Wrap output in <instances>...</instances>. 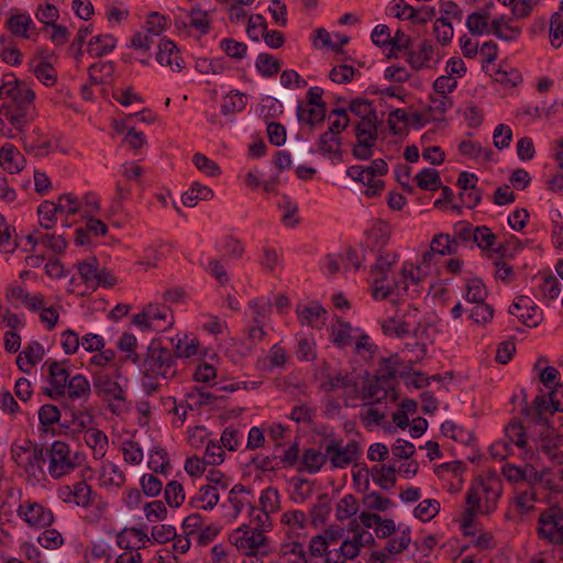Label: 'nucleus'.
Returning a JSON list of instances; mask_svg holds the SVG:
<instances>
[{
  "mask_svg": "<svg viewBox=\"0 0 563 563\" xmlns=\"http://www.w3.org/2000/svg\"><path fill=\"white\" fill-rule=\"evenodd\" d=\"M245 107H246L245 95L236 90L234 93L231 92L230 95H228L224 98V100L221 104V113L223 115H228V114L241 112L242 110L245 109Z\"/></svg>",
  "mask_w": 563,
  "mask_h": 563,
  "instance_id": "45",
  "label": "nucleus"
},
{
  "mask_svg": "<svg viewBox=\"0 0 563 563\" xmlns=\"http://www.w3.org/2000/svg\"><path fill=\"white\" fill-rule=\"evenodd\" d=\"M164 497L166 504L172 508L180 507L185 501V490L183 485L177 481H170L167 483Z\"/></svg>",
  "mask_w": 563,
  "mask_h": 563,
  "instance_id": "41",
  "label": "nucleus"
},
{
  "mask_svg": "<svg viewBox=\"0 0 563 563\" xmlns=\"http://www.w3.org/2000/svg\"><path fill=\"white\" fill-rule=\"evenodd\" d=\"M365 236L364 250H369L374 253L382 252L391 236L390 224L383 219H375L371 228L365 231Z\"/></svg>",
  "mask_w": 563,
  "mask_h": 563,
  "instance_id": "8",
  "label": "nucleus"
},
{
  "mask_svg": "<svg viewBox=\"0 0 563 563\" xmlns=\"http://www.w3.org/2000/svg\"><path fill=\"white\" fill-rule=\"evenodd\" d=\"M363 537V533H357V536H354L352 540L343 541L340 547V551L336 554L338 559L342 555L344 556L343 561H353L358 555L361 548L364 547Z\"/></svg>",
  "mask_w": 563,
  "mask_h": 563,
  "instance_id": "47",
  "label": "nucleus"
},
{
  "mask_svg": "<svg viewBox=\"0 0 563 563\" xmlns=\"http://www.w3.org/2000/svg\"><path fill=\"white\" fill-rule=\"evenodd\" d=\"M91 393L90 383L82 374H77L70 378L66 387V394L69 399L75 400L87 397Z\"/></svg>",
  "mask_w": 563,
  "mask_h": 563,
  "instance_id": "26",
  "label": "nucleus"
},
{
  "mask_svg": "<svg viewBox=\"0 0 563 563\" xmlns=\"http://www.w3.org/2000/svg\"><path fill=\"white\" fill-rule=\"evenodd\" d=\"M416 185L422 190H438L442 183L440 174L434 168H423L413 178Z\"/></svg>",
  "mask_w": 563,
  "mask_h": 563,
  "instance_id": "27",
  "label": "nucleus"
},
{
  "mask_svg": "<svg viewBox=\"0 0 563 563\" xmlns=\"http://www.w3.org/2000/svg\"><path fill=\"white\" fill-rule=\"evenodd\" d=\"M356 143L352 148V155L356 159L367 161L374 154V146L378 139V126L369 120L360 119L354 125Z\"/></svg>",
  "mask_w": 563,
  "mask_h": 563,
  "instance_id": "6",
  "label": "nucleus"
},
{
  "mask_svg": "<svg viewBox=\"0 0 563 563\" xmlns=\"http://www.w3.org/2000/svg\"><path fill=\"white\" fill-rule=\"evenodd\" d=\"M117 46V38L111 34L97 35L88 42L87 52L91 57H102L111 53Z\"/></svg>",
  "mask_w": 563,
  "mask_h": 563,
  "instance_id": "18",
  "label": "nucleus"
},
{
  "mask_svg": "<svg viewBox=\"0 0 563 563\" xmlns=\"http://www.w3.org/2000/svg\"><path fill=\"white\" fill-rule=\"evenodd\" d=\"M220 48L227 56L233 59H242L247 53V45L243 42L235 41L234 38H223L220 42Z\"/></svg>",
  "mask_w": 563,
  "mask_h": 563,
  "instance_id": "54",
  "label": "nucleus"
},
{
  "mask_svg": "<svg viewBox=\"0 0 563 563\" xmlns=\"http://www.w3.org/2000/svg\"><path fill=\"white\" fill-rule=\"evenodd\" d=\"M358 506L356 498L347 494L336 505L335 517L339 521H343L352 516L356 515Z\"/></svg>",
  "mask_w": 563,
  "mask_h": 563,
  "instance_id": "50",
  "label": "nucleus"
},
{
  "mask_svg": "<svg viewBox=\"0 0 563 563\" xmlns=\"http://www.w3.org/2000/svg\"><path fill=\"white\" fill-rule=\"evenodd\" d=\"M340 144H341V137L336 136L333 133H330V131L328 130L327 132H324L320 135L319 151L323 155H328V154L341 155L342 151L339 148Z\"/></svg>",
  "mask_w": 563,
  "mask_h": 563,
  "instance_id": "56",
  "label": "nucleus"
},
{
  "mask_svg": "<svg viewBox=\"0 0 563 563\" xmlns=\"http://www.w3.org/2000/svg\"><path fill=\"white\" fill-rule=\"evenodd\" d=\"M331 497L328 493L320 494L317 498V504L312 506L311 525L318 528L325 523L331 514Z\"/></svg>",
  "mask_w": 563,
  "mask_h": 563,
  "instance_id": "19",
  "label": "nucleus"
},
{
  "mask_svg": "<svg viewBox=\"0 0 563 563\" xmlns=\"http://www.w3.org/2000/svg\"><path fill=\"white\" fill-rule=\"evenodd\" d=\"M541 451L550 456L556 448L563 444V438L558 432H540Z\"/></svg>",
  "mask_w": 563,
  "mask_h": 563,
  "instance_id": "62",
  "label": "nucleus"
},
{
  "mask_svg": "<svg viewBox=\"0 0 563 563\" xmlns=\"http://www.w3.org/2000/svg\"><path fill=\"white\" fill-rule=\"evenodd\" d=\"M156 60L162 66H169L174 71H181L185 68V60L179 48L174 41L168 38L162 40L158 44Z\"/></svg>",
  "mask_w": 563,
  "mask_h": 563,
  "instance_id": "11",
  "label": "nucleus"
},
{
  "mask_svg": "<svg viewBox=\"0 0 563 563\" xmlns=\"http://www.w3.org/2000/svg\"><path fill=\"white\" fill-rule=\"evenodd\" d=\"M188 398H197L196 402H188V409H200L206 405H213L218 399H222L223 397L217 396L203 387L194 386L192 390L187 393Z\"/></svg>",
  "mask_w": 563,
  "mask_h": 563,
  "instance_id": "38",
  "label": "nucleus"
},
{
  "mask_svg": "<svg viewBox=\"0 0 563 563\" xmlns=\"http://www.w3.org/2000/svg\"><path fill=\"white\" fill-rule=\"evenodd\" d=\"M465 289V299L473 303H481L485 301L488 296V291L483 279L478 277L470 279L466 283Z\"/></svg>",
  "mask_w": 563,
  "mask_h": 563,
  "instance_id": "35",
  "label": "nucleus"
},
{
  "mask_svg": "<svg viewBox=\"0 0 563 563\" xmlns=\"http://www.w3.org/2000/svg\"><path fill=\"white\" fill-rule=\"evenodd\" d=\"M490 12L488 10L475 11L468 14L466 19V27L472 35L492 34L489 32L490 24L488 20Z\"/></svg>",
  "mask_w": 563,
  "mask_h": 563,
  "instance_id": "20",
  "label": "nucleus"
},
{
  "mask_svg": "<svg viewBox=\"0 0 563 563\" xmlns=\"http://www.w3.org/2000/svg\"><path fill=\"white\" fill-rule=\"evenodd\" d=\"M56 203H60L62 209H58V214L65 213L66 217L74 216L80 211V200L78 197H76L73 194H63L58 197V200ZM65 228L70 227V223L68 222V218H66Z\"/></svg>",
  "mask_w": 563,
  "mask_h": 563,
  "instance_id": "39",
  "label": "nucleus"
},
{
  "mask_svg": "<svg viewBox=\"0 0 563 563\" xmlns=\"http://www.w3.org/2000/svg\"><path fill=\"white\" fill-rule=\"evenodd\" d=\"M338 328L332 329V342L340 349H344L352 344L351 335L352 327L350 322L344 321L341 317H336Z\"/></svg>",
  "mask_w": 563,
  "mask_h": 563,
  "instance_id": "31",
  "label": "nucleus"
},
{
  "mask_svg": "<svg viewBox=\"0 0 563 563\" xmlns=\"http://www.w3.org/2000/svg\"><path fill=\"white\" fill-rule=\"evenodd\" d=\"M192 164L201 173L209 177H216L221 174L220 166L212 159L208 158L205 154L196 153L192 156Z\"/></svg>",
  "mask_w": 563,
  "mask_h": 563,
  "instance_id": "53",
  "label": "nucleus"
},
{
  "mask_svg": "<svg viewBox=\"0 0 563 563\" xmlns=\"http://www.w3.org/2000/svg\"><path fill=\"white\" fill-rule=\"evenodd\" d=\"M58 209H62L60 203H55L49 200H44L37 207V214L40 227L45 230L53 229L57 221Z\"/></svg>",
  "mask_w": 563,
  "mask_h": 563,
  "instance_id": "23",
  "label": "nucleus"
},
{
  "mask_svg": "<svg viewBox=\"0 0 563 563\" xmlns=\"http://www.w3.org/2000/svg\"><path fill=\"white\" fill-rule=\"evenodd\" d=\"M69 362V358H66L62 362L48 358L45 362V365L48 366V382L51 386L56 387L57 390L64 391L65 394L66 387L71 377L68 369L64 365L68 364Z\"/></svg>",
  "mask_w": 563,
  "mask_h": 563,
  "instance_id": "14",
  "label": "nucleus"
},
{
  "mask_svg": "<svg viewBox=\"0 0 563 563\" xmlns=\"http://www.w3.org/2000/svg\"><path fill=\"white\" fill-rule=\"evenodd\" d=\"M229 541L239 551H242L246 556H253L257 554L261 547H264L267 542V538L264 534L257 536L253 533L251 536H240L238 533H231Z\"/></svg>",
  "mask_w": 563,
  "mask_h": 563,
  "instance_id": "13",
  "label": "nucleus"
},
{
  "mask_svg": "<svg viewBox=\"0 0 563 563\" xmlns=\"http://www.w3.org/2000/svg\"><path fill=\"white\" fill-rule=\"evenodd\" d=\"M473 242L482 250H492L496 235L486 225L476 227Z\"/></svg>",
  "mask_w": 563,
  "mask_h": 563,
  "instance_id": "59",
  "label": "nucleus"
},
{
  "mask_svg": "<svg viewBox=\"0 0 563 563\" xmlns=\"http://www.w3.org/2000/svg\"><path fill=\"white\" fill-rule=\"evenodd\" d=\"M139 365L147 372L161 375L164 379H172L178 374L174 352L159 338L151 340Z\"/></svg>",
  "mask_w": 563,
  "mask_h": 563,
  "instance_id": "2",
  "label": "nucleus"
},
{
  "mask_svg": "<svg viewBox=\"0 0 563 563\" xmlns=\"http://www.w3.org/2000/svg\"><path fill=\"white\" fill-rule=\"evenodd\" d=\"M537 534L551 544L563 545V509L560 506H550L541 511Z\"/></svg>",
  "mask_w": 563,
  "mask_h": 563,
  "instance_id": "5",
  "label": "nucleus"
},
{
  "mask_svg": "<svg viewBox=\"0 0 563 563\" xmlns=\"http://www.w3.org/2000/svg\"><path fill=\"white\" fill-rule=\"evenodd\" d=\"M7 98L9 102L1 104V113H4V119L18 133L22 134L36 118L35 91L27 81L21 80L19 87L8 89Z\"/></svg>",
  "mask_w": 563,
  "mask_h": 563,
  "instance_id": "1",
  "label": "nucleus"
},
{
  "mask_svg": "<svg viewBox=\"0 0 563 563\" xmlns=\"http://www.w3.org/2000/svg\"><path fill=\"white\" fill-rule=\"evenodd\" d=\"M142 492L147 497H156L162 493L163 483L153 474H144L140 479Z\"/></svg>",
  "mask_w": 563,
  "mask_h": 563,
  "instance_id": "58",
  "label": "nucleus"
},
{
  "mask_svg": "<svg viewBox=\"0 0 563 563\" xmlns=\"http://www.w3.org/2000/svg\"><path fill=\"white\" fill-rule=\"evenodd\" d=\"M494 80L504 87L514 88L522 82L521 73L512 67L507 69L504 65L495 71Z\"/></svg>",
  "mask_w": 563,
  "mask_h": 563,
  "instance_id": "36",
  "label": "nucleus"
},
{
  "mask_svg": "<svg viewBox=\"0 0 563 563\" xmlns=\"http://www.w3.org/2000/svg\"><path fill=\"white\" fill-rule=\"evenodd\" d=\"M357 383L347 373L342 374V372H338L333 374L329 382L322 384V388L329 391L335 390L338 388H349L356 387Z\"/></svg>",
  "mask_w": 563,
  "mask_h": 563,
  "instance_id": "60",
  "label": "nucleus"
},
{
  "mask_svg": "<svg viewBox=\"0 0 563 563\" xmlns=\"http://www.w3.org/2000/svg\"><path fill=\"white\" fill-rule=\"evenodd\" d=\"M288 356L286 354L285 349H283L278 343L274 344L267 358L260 360L257 362V367L263 364V367L266 369H274L277 367H284L287 363Z\"/></svg>",
  "mask_w": 563,
  "mask_h": 563,
  "instance_id": "34",
  "label": "nucleus"
},
{
  "mask_svg": "<svg viewBox=\"0 0 563 563\" xmlns=\"http://www.w3.org/2000/svg\"><path fill=\"white\" fill-rule=\"evenodd\" d=\"M36 78L41 80L45 86H54L57 77L54 67L48 62H40L33 69Z\"/></svg>",
  "mask_w": 563,
  "mask_h": 563,
  "instance_id": "63",
  "label": "nucleus"
},
{
  "mask_svg": "<svg viewBox=\"0 0 563 563\" xmlns=\"http://www.w3.org/2000/svg\"><path fill=\"white\" fill-rule=\"evenodd\" d=\"M44 353V347L40 342L31 341L19 355L26 360L27 366H34L43 358Z\"/></svg>",
  "mask_w": 563,
  "mask_h": 563,
  "instance_id": "64",
  "label": "nucleus"
},
{
  "mask_svg": "<svg viewBox=\"0 0 563 563\" xmlns=\"http://www.w3.org/2000/svg\"><path fill=\"white\" fill-rule=\"evenodd\" d=\"M256 70L265 78H271L279 73L280 62L272 54L261 53L255 60Z\"/></svg>",
  "mask_w": 563,
  "mask_h": 563,
  "instance_id": "28",
  "label": "nucleus"
},
{
  "mask_svg": "<svg viewBox=\"0 0 563 563\" xmlns=\"http://www.w3.org/2000/svg\"><path fill=\"white\" fill-rule=\"evenodd\" d=\"M44 529L37 538V542L44 549L56 550L64 544V538L56 529H49V527Z\"/></svg>",
  "mask_w": 563,
  "mask_h": 563,
  "instance_id": "57",
  "label": "nucleus"
},
{
  "mask_svg": "<svg viewBox=\"0 0 563 563\" xmlns=\"http://www.w3.org/2000/svg\"><path fill=\"white\" fill-rule=\"evenodd\" d=\"M382 330L385 335L405 338L410 334V324L406 321H397L396 318H388L382 323Z\"/></svg>",
  "mask_w": 563,
  "mask_h": 563,
  "instance_id": "46",
  "label": "nucleus"
},
{
  "mask_svg": "<svg viewBox=\"0 0 563 563\" xmlns=\"http://www.w3.org/2000/svg\"><path fill=\"white\" fill-rule=\"evenodd\" d=\"M213 190L199 183H194L190 188L181 195V201L186 207H195L199 200H210Z\"/></svg>",
  "mask_w": 563,
  "mask_h": 563,
  "instance_id": "24",
  "label": "nucleus"
},
{
  "mask_svg": "<svg viewBox=\"0 0 563 563\" xmlns=\"http://www.w3.org/2000/svg\"><path fill=\"white\" fill-rule=\"evenodd\" d=\"M124 461L131 465H139L143 460V450L141 445L133 440H125L123 442Z\"/></svg>",
  "mask_w": 563,
  "mask_h": 563,
  "instance_id": "61",
  "label": "nucleus"
},
{
  "mask_svg": "<svg viewBox=\"0 0 563 563\" xmlns=\"http://www.w3.org/2000/svg\"><path fill=\"white\" fill-rule=\"evenodd\" d=\"M38 422H40V431L44 437H55L60 434L57 432L55 428L52 426L59 422L63 416V401L60 402V407L52 404H45L38 409Z\"/></svg>",
  "mask_w": 563,
  "mask_h": 563,
  "instance_id": "12",
  "label": "nucleus"
},
{
  "mask_svg": "<svg viewBox=\"0 0 563 563\" xmlns=\"http://www.w3.org/2000/svg\"><path fill=\"white\" fill-rule=\"evenodd\" d=\"M147 466L154 473L167 474L169 465V455L165 449L155 446L150 454Z\"/></svg>",
  "mask_w": 563,
  "mask_h": 563,
  "instance_id": "37",
  "label": "nucleus"
},
{
  "mask_svg": "<svg viewBox=\"0 0 563 563\" xmlns=\"http://www.w3.org/2000/svg\"><path fill=\"white\" fill-rule=\"evenodd\" d=\"M24 157L20 155L16 147L11 143H5L0 151V164L10 174L19 173L24 167Z\"/></svg>",
  "mask_w": 563,
  "mask_h": 563,
  "instance_id": "16",
  "label": "nucleus"
},
{
  "mask_svg": "<svg viewBox=\"0 0 563 563\" xmlns=\"http://www.w3.org/2000/svg\"><path fill=\"white\" fill-rule=\"evenodd\" d=\"M409 115L404 109H394L388 115V128L394 135L408 134Z\"/></svg>",
  "mask_w": 563,
  "mask_h": 563,
  "instance_id": "32",
  "label": "nucleus"
},
{
  "mask_svg": "<svg viewBox=\"0 0 563 563\" xmlns=\"http://www.w3.org/2000/svg\"><path fill=\"white\" fill-rule=\"evenodd\" d=\"M371 37L373 44L378 47H391L387 54V58H398V52L402 51L401 40L405 37V32L401 29H398L395 33V36L391 37L389 27L385 24H378L372 31Z\"/></svg>",
  "mask_w": 563,
  "mask_h": 563,
  "instance_id": "9",
  "label": "nucleus"
},
{
  "mask_svg": "<svg viewBox=\"0 0 563 563\" xmlns=\"http://www.w3.org/2000/svg\"><path fill=\"white\" fill-rule=\"evenodd\" d=\"M31 25H33L31 16L23 13L13 14L5 22V26L13 35L23 38H29L27 30Z\"/></svg>",
  "mask_w": 563,
  "mask_h": 563,
  "instance_id": "30",
  "label": "nucleus"
},
{
  "mask_svg": "<svg viewBox=\"0 0 563 563\" xmlns=\"http://www.w3.org/2000/svg\"><path fill=\"white\" fill-rule=\"evenodd\" d=\"M78 269V273L80 275L81 280L86 284L87 288L91 289L92 291L96 290V279L98 267H99V261L96 256H89L88 258L78 262L75 265Z\"/></svg>",
  "mask_w": 563,
  "mask_h": 563,
  "instance_id": "21",
  "label": "nucleus"
},
{
  "mask_svg": "<svg viewBox=\"0 0 563 563\" xmlns=\"http://www.w3.org/2000/svg\"><path fill=\"white\" fill-rule=\"evenodd\" d=\"M435 47L429 40H423L418 51L408 52L407 63L415 70L434 68L441 60V56L433 58Z\"/></svg>",
  "mask_w": 563,
  "mask_h": 563,
  "instance_id": "10",
  "label": "nucleus"
},
{
  "mask_svg": "<svg viewBox=\"0 0 563 563\" xmlns=\"http://www.w3.org/2000/svg\"><path fill=\"white\" fill-rule=\"evenodd\" d=\"M341 443L342 440H331L325 446L328 460L334 468H344L352 463L351 455L347 456L346 452L342 449Z\"/></svg>",
  "mask_w": 563,
  "mask_h": 563,
  "instance_id": "25",
  "label": "nucleus"
},
{
  "mask_svg": "<svg viewBox=\"0 0 563 563\" xmlns=\"http://www.w3.org/2000/svg\"><path fill=\"white\" fill-rule=\"evenodd\" d=\"M507 442L517 445L519 449H525L527 445V433L520 421H511L505 427Z\"/></svg>",
  "mask_w": 563,
  "mask_h": 563,
  "instance_id": "44",
  "label": "nucleus"
},
{
  "mask_svg": "<svg viewBox=\"0 0 563 563\" xmlns=\"http://www.w3.org/2000/svg\"><path fill=\"white\" fill-rule=\"evenodd\" d=\"M18 516L34 529H44L53 525L55 517L49 508L31 499L25 500L16 509Z\"/></svg>",
  "mask_w": 563,
  "mask_h": 563,
  "instance_id": "7",
  "label": "nucleus"
},
{
  "mask_svg": "<svg viewBox=\"0 0 563 563\" xmlns=\"http://www.w3.org/2000/svg\"><path fill=\"white\" fill-rule=\"evenodd\" d=\"M328 461V454L321 453L316 449H305L302 452L301 463L305 466V471L310 474L318 473ZM299 472L303 471L302 467L298 468Z\"/></svg>",
  "mask_w": 563,
  "mask_h": 563,
  "instance_id": "22",
  "label": "nucleus"
},
{
  "mask_svg": "<svg viewBox=\"0 0 563 563\" xmlns=\"http://www.w3.org/2000/svg\"><path fill=\"white\" fill-rule=\"evenodd\" d=\"M221 251L224 257L238 260L242 257L245 250L239 239L229 234L222 238Z\"/></svg>",
  "mask_w": 563,
  "mask_h": 563,
  "instance_id": "51",
  "label": "nucleus"
},
{
  "mask_svg": "<svg viewBox=\"0 0 563 563\" xmlns=\"http://www.w3.org/2000/svg\"><path fill=\"white\" fill-rule=\"evenodd\" d=\"M92 386L98 396L111 397L121 385L112 380L108 374L96 373L92 377Z\"/></svg>",
  "mask_w": 563,
  "mask_h": 563,
  "instance_id": "29",
  "label": "nucleus"
},
{
  "mask_svg": "<svg viewBox=\"0 0 563 563\" xmlns=\"http://www.w3.org/2000/svg\"><path fill=\"white\" fill-rule=\"evenodd\" d=\"M395 361H396V356L380 358L378 362V367H377V372L375 374V378L380 379L382 383L386 384V383L393 380L397 375H399V377H401V378L409 376L413 362H409V365L406 366L404 371L397 372L393 366Z\"/></svg>",
  "mask_w": 563,
  "mask_h": 563,
  "instance_id": "17",
  "label": "nucleus"
},
{
  "mask_svg": "<svg viewBox=\"0 0 563 563\" xmlns=\"http://www.w3.org/2000/svg\"><path fill=\"white\" fill-rule=\"evenodd\" d=\"M38 239L41 241V244L49 250H52L54 253L63 254L65 253L68 241L66 240L64 233H49L44 232V234H40Z\"/></svg>",
  "mask_w": 563,
  "mask_h": 563,
  "instance_id": "42",
  "label": "nucleus"
},
{
  "mask_svg": "<svg viewBox=\"0 0 563 563\" xmlns=\"http://www.w3.org/2000/svg\"><path fill=\"white\" fill-rule=\"evenodd\" d=\"M73 504L78 507L93 509L87 515V522L98 523L108 509V503L103 500L91 486L85 481H80L73 485Z\"/></svg>",
  "mask_w": 563,
  "mask_h": 563,
  "instance_id": "4",
  "label": "nucleus"
},
{
  "mask_svg": "<svg viewBox=\"0 0 563 563\" xmlns=\"http://www.w3.org/2000/svg\"><path fill=\"white\" fill-rule=\"evenodd\" d=\"M49 465L48 473L53 478H60L71 473L85 461V454L75 452L71 454L69 445L60 440L54 441L47 449Z\"/></svg>",
  "mask_w": 563,
  "mask_h": 563,
  "instance_id": "3",
  "label": "nucleus"
},
{
  "mask_svg": "<svg viewBox=\"0 0 563 563\" xmlns=\"http://www.w3.org/2000/svg\"><path fill=\"white\" fill-rule=\"evenodd\" d=\"M440 512V503L437 499H424L413 509V516L422 522L430 521Z\"/></svg>",
  "mask_w": 563,
  "mask_h": 563,
  "instance_id": "40",
  "label": "nucleus"
},
{
  "mask_svg": "<svg viewBox=\"0 0 563 563\" xmlns=\"http://www.w3.org/2000/svg\"><path fill=\"white\" fill-rule=\"evenodd\" d=\"M118 349L126 352L124 361H130L133 364H140L141 356L136 352L137 340L136 336L130 332H124L118 341Z\"/></svg>",
  "mask_w": 563,
  "mask_h": 563,
  "instance_id": "33",
  "label": "nucleus"
},
{
  "mask_svg": "<svg viewBox=\"0 0 563 563\" xmlns=\"http://www.w3.org/2000/svg\"><path fill=\"white\" fill-rule=\"evenodd\" d=\"M489 32L501 41L516 42L521 34V27L506 23L505 26L500 29L498 22H495L490 23Z\"/></svg>",
  "mask_w": 563,
  "mask_h": 563,
  "instance_id": "52",
  "label": "nucleus"
},
{
  "mask_svg": "<svg viewBox=\"0 0 563 563\" xmlns=\"http://www.w3.org/2000/svg\"><path fill=\"white\" fill-rule=\"evenodd\" d=\"M355 76H361V73L347 64L334 66L329 73V78L335 84H349Z\"/></svg>",
  "mask_w": 563,
  "mask_h": 563,
  "instance_id": "48",
  "label": "nucleus"
},
{
  "mask_svg": "<svg viewBox=\"0 0 563 563\" xmlns=\"http://www.w3.org/2000/svg\"><path fill=\"white\" fill-rule=\"evenodd\" d=\"M523 394V401L525 407L521 410V413L529 418L533 413H545V411L549 410V400H548V394H544L542 389H540V394L533 399L531 406L528 405L527 401V394L525 390H522Z\"/></svg>",
  "mask_w": 563,
  "mask_h": 563,
  "instance_id": "43",
  "label": "nucleus"
},
{
  "mask_svg": "<svg viewBox=\"0 0 563 563\" xmlns=\"http://www.w3.org/2000/svg\"><path fill=\"white\" fill-rule=\"evenodd\" d=\"M19 244L11 235V227L5 218L0 214V252L10 254L18 249Z\"/></svg>",
  "mask_w": 563,
  "mask_h": 563,
  "instance_id": "49",
  "label": "nucleus"
},
{
  "mask_svg": "<svg viewBox=\"0 0 563 563\" xmlns=\"http://www.w3.org/2000/svg\"><path fill=\"white\" fill-rule=\"evenodd\" d=\"M377 257L375 264L371 266V274L374 276L373 284H379L387 280V274L397 263V254L389 252H376Z\"/></svg>",
  "mask_w": 563,
  "mask_h": 563,
  "instance_id": "15",
  "label": "nucleus"
},
{
  "mask_svg": "<svg viewBox=\"0 0 563 563\" xmlns=\"http://www.w3.org/2000/svg\"><path fill=\"white\" fill-rule=\"evenodd\" d=\"M363 505L368 510L386 511L389 507L394 506V503L388 497H384L377 492H372L364 496L362 499Z\"/></svg>",
  "mask_w": 563,
  "mask_h": 563,
  "instance_id": "55",
  "label": "nucleus"
}]
</instances>
